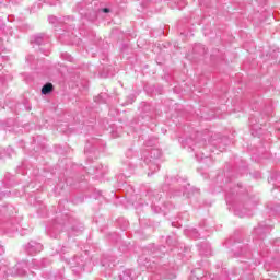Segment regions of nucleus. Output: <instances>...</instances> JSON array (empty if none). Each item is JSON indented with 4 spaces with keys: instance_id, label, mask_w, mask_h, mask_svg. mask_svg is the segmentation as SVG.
<instances>
[{
    "instance_id": "nucleus-1",
    "label": "nucleus",
    "mask_w": 280,
    "mask_h": 280,
    "mask_svg": "<svg viewBox=\"0 0 280 280\" xmlns=\"http://www.w3.org/2000/svg\"><path fill=\"white\" fill-rule=\"evenodd\" d=\"M25 250L28 255H36L43 250V244L36 242V241H31L25 247Z\"/></svg>"
},
{
    "instance_id": "nucleus-2",
    "label": "nucleus",
    "mask_w": 280,
    "mask_h": 280,
    "mask_svg": "<svg viewBox=\"0 0 280 280\" xmlns=\"http://www.w3.org/2000/svg\"><path fill=\"white\" fill-rule=\"evenodd\" d=\"M102 266L105 268V270H113L115 266H117V260L115 259V256H107L102 259Z\"/></svg>"
},
{
    "instance_id": "nucleus-3",
    "label": "nucleus",
    "mask_w": 280,
    "mask_h": 280,
    "mask_svg": "<svg viewBox=\"0 0 280 280\" xmlns=\"http://www.w3.org/2000/svg\"><path fill=\"white\" fill-rule=\"evenodd\" d=\"M148 153H150V159H153V161H156V159H161V149L159 148H152V149H147V151H144L142 153V156L143 154H145V159H148Z\"/></svg>"
},
{
    "instance_id": "nucleus-4",
    "label": "nucleus",
    "mask_w": 280,
    "mask_h": 280,
    "mask_svg": "<svg viewBox=\"0 0 280 280\" xmlns=\"http://www.w3.org/2000/svg\"><path fill=\"white\" fill-rule=\"evenodd\" d=\"M199 253L200 255H203L205 257L211 256V245L208 243H203L199 245Z\"/></svg>"
},
{
    "instance_id": "nucleus-5",
    "label": "nucleus",
    "mask_w": 280,
    "mask_h": 280,
    "mask_svg": "<svg viewBox=\"0 0 280 280\" xmlns=\"http://www.w3.org/2000/svg\"><path fill=\"white\" fill-rule=\"evenodd\" d=\"M143 159H144V163L149 165V168L151 170V172H159V170H161V166H159V164H156L149 158H145V153H143Z\"/></svg>"
},
{
    "instance_id": "nucleus-6",
    "label": "nucleus",
    "mask_w": 280,
    "mask_h": 280,
    "mask_svg": "<svg viewBox=\"0 0 280 280\" xmlns=\"http://www.w3.org/2000/svg\"><path fill=\"white\" fill-rule=\"evenodd\" d=\"M119 279L120 280H132V279H135V276H132V270L127 269V270L122 271L119 275Z\"/></svg>"
},
{
    "instance_id": "nucleus-7",
    "label": "nucleus",
    "mask_w": 280,
    "mask_h": 280,
    "mask_svg": "<svg viewBox=\"0 0 280 280\" xmlns=\"http://www.w3.org/2000/svg\"><path fill=\"white\" fill-rule=\"evenodd\" d=\"M33 43H35V45H43V43H45V34L40 33L35 35L33 37Z\"/></svg>"
},
{
    "instance_id": "nucleus-8",
    "label": "nucleus",
    "mask_w": 280,
    "mask_h": 280,
    "mask_svg": "<svg viewBox=\"0 0 280 280\" xmlns=\"http://www.w3.org/2000/svg\"><path fill=\"white\" fill-rule=\"evenodd\" d=\"M51 91H54V84H51V83H46V84L42 88V95H49V93H51Z\"/></svg>"
},
{
    "instance_id": "nucleus-9",
    "label": "nucleus",
    "mask_w": 280,
    "mask_h": 280,
    "mask_svg": "<svg viewBox=\"0 0 280 280\" xmlns=\"http://www.w3.org/2000/svg\"><path fill=\"white\" fill-rule=\"evenodd\" d=\"M156 143H158L156 138H151L144 142V145H145V148H150V150H151L152 148L156 147Z\"/></svg>"
},
{
    "instance_id": "nucleus-10",
    "label": "nucleus",
    "mask_w": 280,
    "mask_h": 280,
    "mask_svg": "<svg viewBox=\"0 0 280 280\" xmlns=\"http://www.w3.org/2000/svg\"><path fill=\"white\" fill-rule=\"evenodd\" d=\"M195 148H207V138H202L201 141L197 142Z\"/></svg>"
},
{
    "instance_id": "nucleus-11",
    "label": "nucleus",
    "mask_w": 280,
    "mask_h": 280,
    "mask_svg": "<svg viewBox=\"0 0 280 280\" xmlns=\"http://www.w3.org/2000/svg\"><path fill=\"white\" fill-rule=\"evenodd\" d=\"M74 261L80 270L84 268V264L80 262L81 261L80 257H74Z\"/></svg>"
},
{
    "instance_id": "nucleus-12",
    "label": "nucleus",
    "mask_w": 280,
    "mask_h": 280,
    "mask_svg": "<svg viewBox=\"0 0 280 280\" xmlns=\"http://www.w3.org/2000/svg\"><path fill=\"white\" fill-rule=\"evenodd\" d=\"M61 56H62L63 60H68V62H73V57H71V55L62 54Z\"/></svg>"
},
{
    "instance_id": "nucleus-13",
    "label": "nucleus",
    "mask_w": 280,
    "mask_h": 280,
    "mask_svg": "<svg viewBox=\"0 0 280 280\" xmlns=\"http://www.w3.org/2000/svg\"><path fill=\"white\" fill-rule=\"evenodd\" d=\"M48 21L49 23H51L52 25H56V23H58V18L57 16H54V15H50L48 18Z\"/></svg>"
},
{
    "instance_id": "nucleus-14",
    "label": "nucleus",
    "mask_w": 280,
    "mask_h": 280,
    "mask_svg": "<svg viewBox=\"0 0 280 280\" xmlns=\"http://www.w3.org/2000/svg\"><path fill=\"white\" fill-rule=\"evenodd\" d=\"M255 233L259 235V233H264V225H259L258 228L255 229Z\"/></svg>"
},
{
    "instance_id": "nucleus-15",
    "label": "nucleus",
    "mask_w": 280,
    "mask_h": 280,
    "mask_svg": "<svg viewBox=\"0 0 280 280\" xmlns=\"http://www.w3.org/2000/svg\"><path fill=\"white\" fill-rule=\"evenodd\" d=\"M48 280H65L62 276H50Z\"/></svg>"
},
{
    "instance_id": "nucleus-16",
    "label": "nucleus",
    "mask_w": 280,
    "mask_h": 280,
    "mask_svg": "<svg viewBox=\"0 0 280 280\" xmlns=\"http://www.w3.org/2000/svg\"><path fill=\"white\" fill-rule=\"evenodd\" d=\"M33 266H36V268H42L40 262L38 260H33Z\"/></svg>"
},
{
    "instance_id": "nucleus-17",
    "label": "nucleus",
    "mask_w": 280,
    "mask_h": 280,
    "mask_svg": "<svg viewBox=\"0 0 280 280\" xmlns=\"http://www.w3.org/2000/svg\"><path fill=\"white\" fill-rule=\"evenodd\" d=\"M102 12H104L105 14H108V12H110V9L104 8V9H102Z\"/></svg>"
},
{
    "instance_id": "nucleus-18",
    "label": "nucleus",
    "mask_w": 280,
    "mask_h": 280,
    "mask_svg": "<svg viewBox=\"0 0 280 280\" xmlns=\"http://www.w3.org/2000/svg\"><path fill=\"white\" fill-rule=\"evenodd\" d=\"M126 154L128 158L132 156V149H129Z\"/></svg>"
},
{
    "instance_id": "nucleus-19",
    "label": "nucleus",
    "mask_w": 280,
    "mask_h": 280,
    "mask_svg": "<svg viewBox=\"0 0 280 280\" xmlns=\"http://www.w3.org/2000/svg\"><path fill=\"white\" fill-rule=\"evenodd\" d=\"M166 279H176V275L172 273L170 276H166Z\"/></svg>"
},
{
    "instance_id": "nucleus-20",
    "label": "nucleus",
    "mask_w": 280,
    "mask_h": 280,
    "mask_svg": "<svg viewBox=\"0 0 280 280\" xmlns=\"http://www.w3.org/2000/svg\"><path fill=\"white\" fill-rule=\"evenodd\" d=\"M48 235H50V237H56L54 236V232L51 230L48 231Z\"/></svg>"
},
{
    "instance_id": "nucleus-21",
    "label": "nucleus",
    "mask_w": 280,
    "mask_h": 280,
    "mask_svg": "<svg viewBox=\"0 0 280 280\" xmlns=\"http://www.w3.org/2000/svg\"><path fill=\"white\" fill-rule=\"evenodd\" d=\"M250 124L253 125V118L249 119Z\"/></svg>"
},
{
    "instance_id": "nucleus-22",
    "label": "nucleus",
    "mask_w": 280,
    "mask_h": 280,
    "mask_svg": "<svg viewBox=\"0 0 280 280\" xmlns=\"http://www.w3.org/2000/svg\"><path fill=\"white\" fill-rule=\"evenodd\" d=\"M198 137H202V133H198Z\"/></svg>"
}]
</instances>
